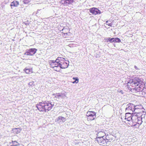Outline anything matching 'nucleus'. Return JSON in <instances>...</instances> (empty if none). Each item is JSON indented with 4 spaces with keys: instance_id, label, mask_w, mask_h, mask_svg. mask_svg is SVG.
Masks as SVG:
<instances>
[{
    "instance_id": "4468645a",
    "label": "nucleus",
    "mask_w": 146,
    "mask_h": 146,
    "mask_svg": "<svg viewBox=\"0 0 146 146\" xmlns=\"http://www.w3.org/2000/svg\"><path fill=\"white\" fill-rule=\"evenodd\" d=\"M9 145V146H20V143L16 141H12L11 142H10Z\"/></svg>"
},
{
    "instance_id": "39448f33",
    "label": "nucleus",
    "mask_w": 146,
    "mask_h": 146,
    "mask_svg": "<svg viewBox=\"0 0 146 146\" xmlns=\"http://www.w3.org/2000/svg\"><path fill=\"white\" fill-rule=\"evenodd\" d=\"M57 60L58 61L60 67L62 69H65L67 68L69 65V62L66 60L64 58L58 57L57 58Z\"/></svg>"
},
{
    "instance_id": "f03ea898",
    "label": "nucleus",
    "mask_w": 146,
    "mask_h": 146,
    "mask_svg": "<svg viewBox=\"0 0 146 146\" xmlns=\"http://www.w3.org/2000/svg\"><path fill=\"white\" fill-rule=\"evenodd\" d=\"M136 110L135 113L132 114L131 120L127 123V124H129L131 126L139 128L142 122L141 120L142 113V112H138Z\"/></svg>"
},
{
    "instance_id": "b1692460",
    "label": "nucleus",
    "mask_w": 146,
    "mask_h": 146,
    "mask_svg": "<svg viewBox=\"0 0 146 146\" xmlns=\"http://www.w3.org/2000/svg\"><path fill=\"white\" fill-rule=\"evenodd\" d=\"M102 134H100V135H98V136H99V137H101V136H102Z\"/></svg>"
},
{
    "instance_id": "aec40b11",
    "label": "nucleus",
    "mask_w": 146,
    "mask_h": 146,
    "mask_svg": "<svg viewBox=\"0 0 146 146\" xmlns=\"http://www.w3.org/2000/svg\"><path fill=\"white\" fill-rule=\"evenodd\" d=\"M73 79L74 80V81L72 82L73 83H77L78 82V78L73 77Z\"/></svg>"
},
{
    "instance_id": "423d86ee",
    "label": "nucleus",
    "mask_w": 146,
    "mask_h": 146,
    "mask_svg": "<svg viewBox=\"0 0 146 146\" xmlns=\"http://www.w3.org/2000/svg\"><path fill=\"white\" fill-rule=\"evenodd\" d=\"M102 134V136L99 137L97 138L96 141L100 145H104L106 143V139L103 138L104 136V135L105 133L103 132H100L98 133V135H100V134Z\"/></svg>"
},
{
    "instance_id": "f257e3e1",
    "label": "nucleus",
    "mask_w": 146,
    "mask_h": 146,
    "mask_svg": "<svg viewBox=\"0 0 146 146\" xmlns=\"http://www.w3.org/2000/svg\"><path fill=\"white\" fill-rule=\"evenodd\" d=\"M144 86V83L141 79L139 77H135L127 82V88L130 91L133 90L139 92L142 90Z\"/></svg>"
},
{
    "instance_id": "7ed1b4c3",
    "label": "nucleus",
    "mask_w": 146,
    "mask_h": 146,
    "mask_svg": "<svg viewBox=\"0 0 146 146\" xmlns=\"http://www.w3.org/2000/svg\"><path fill=\"white\" fill-rule=\"evenodd\" d=\"M54 104L49 101H42L36 105V107L39 111L47 112L51 110Z\"/></svg>"
},
{
    "instance_id": "2eb2a0df",
    "label": "nucleus",
    "mask_w": 146,
    "mask_h": 146,
    "mask_svg": "<svg viewBox=\"0 0 146 146\" xmlns=\"http://www.w3.org/2000/svg\"><path fill=\"white\" fill-rule=\"evenodd\" d=\"M62 33H63L64 35L66 34L68 35V33H70V29L68 28H65L64 27L62 29Z\"/></svg>"
},
{
    "instance_id": "ddd939ff",
    "label": "nucleus",
    "mask_w": 146,
    "mask_h": 146,
    "mask_svg": "<svg viewBox=\"0 0 146 146\" xmlns=\"http://www.w3.org/2000/svg\"><path fill=\"white\" fill-rule=\"evenodd\" d=\"M19 5V2L16 1H14L12 2L10 4L11 8L12 9L13 7H17Z\"/></svg>"
},
{
    "instance_id": "20e7f679",
    "label": "nucleus",
    "mask_w": 146,
    "mask_h": 146,
    "mask_svg": "<svg viewBox=\"0 0 146 146\" xmlns=\"http://www.w3.org/2000/svg\"><path fill=\"white\" fill-rule=\"evenodd\" d=\"M49 64L50 68H52L53 70L57 72H59L61 69L57 59L55 60H50Z\"/></svg>"
},
{
    "instance_id": "1a4fd4ad",
    "label": "nucleus",
    "mask_w": 146,
    "mask_h": 146,
    "mask_svg": "<svg viewBox=\"0 0 146 146\" xmlns=\"http://www.w3.org/2000/svg\"><path fill=\"white\" fill-rule=\"evenodd\" d=\"M89 11L93 15H96L98 14H100L101 13L100 10L98 8L93 7L90 9Z\"/></svg>"
},
{
    "instance_id": "6e6552de",
    "label": "nucleus",
    "mask_w": 146,
    "mask_h": 146,
    "mask_svg": "<svg viewBox=\"0 0 146 146\" xmlns=\"http://www.w3.org/2000/svg\"><path fill=\"white\" fill-rule=\"evenodd\" d=\"M37 51V49L36 48L30 49L25 52L24 54L27 56H33L35 54Z\"/></svg>"
},
{
    "instance_id": "dca6fc26",
    "label": "nucleus",
    "mask_w": 146,
    "mask_h": 146,
    "mask_svg": "<svg viewBox=\"0 0 146 146\" xmlns=\"http://www.w3.org/2000/svg\"><path fill=\"white\" fill-rule=\"evenodd\" d=\"M66 121V118L62 116H59L58 118V121L60 122H64Z\"/></svg>"
},
{
    "instance_id": "f3484780",
    "label": "nucleus",
    "mask_w": 146,
    "mask_h": 146,
    "mask_svg": "<svg viewBox=\"0 0 146 146\" xmlns=\"http://www.w3.org/2000/svg\"><path fill=\"white\" fill-rule=\"evenodd\" d=\"M74 2V0H66L64 1V3L68 4H71Z\"/></svg>"
},
{
    "instance_id": "4be33fe9",
    "label": "nucleus",
    "mask_w": 146,
    "mask_h": 146,
    "mask_svg": "<svg viewBox=\"0 0 146 146\" xmlns=\"http://www.w3.org/2000/svg\"><path fill=\"white\" fill-rule=\"evenodd\" d=\"M24 2L25 3H28L29 2V0H24Z\"/></svg>"
},
{
    "instance_id": "f8f14e48",
    "label": "nucleus",
    "mask_w": 146,
    "mask_h": 146,
    "mask_svg": "<svg viewBox=\"0 0 146 146\" xmlns=\"http://www.w3.org/2000/svg\"><path fill=\"white\" fill-rule=\"evenodd\" d=\"M132 114H131V113H126L125 116V120L128 122L130 121L132 118Z\"/></svg>"
},
{
    "instance_id": "9b49d317",
    "label": "nucleus",
    "mask_w": 146,
    "mask_h": 146,
    "mask_svg": "<svg viewBox=\"0 0 146 146\" xmlns=\"http://www.w3.org/2000/svg\"><path fill=\"white\" fill-rule=\"evenodd\" d=\"M24 71L27 74H30L33 73V69L32 68H28L26 67L24 69Z\"/></svg>"
},
{
    "instance_id": "393cba45",
    "label": "nucleus",
    "mask_w": 146,
    "mask_h": 146,
    "mask_svg": "<svg viewBox=\"0 0 146 146\" xmlns=\"http://www.w3.org/2000/svg\"><path fill=\"white\" fill-rule=\"evenodd\" d=\"M135 69H136V66H135Z\"/></svg>"
},
{
    "instance_id": "0eeeda50",
    "label": "nucleus",
    "mask_w": 146,
    "mask_h": 146,
    "mask_svg": "<svg viewBox=\"0 0 146 146\" xmlns=\"http://www.w3.org/2000/svg\"><path fill=\"white\" fill-rule=\"evenodd\" d=\"M87 119L88 121L92 120L96 117V113L92 111H88L86 113Z\"/></svg>"
},
{
    "instance_id": "6ab92c4d",
    "label": "nucleus",
    "mask_w": 146,
    "mask_h": 146,
    "mask_svg": "<svg viewBox=\"0 0 146 146\" xmlns=\"http://www.w3.org/2000/svg\"><path fill=\"white\" fill-rule=\"evenodd\" d=\"M134 108H135V110H134V111H135L136 110H137L138 109H139V110H141V108H142V106L141 105H138L136 106H134Z\"/></svg>"
},
{
    "instance_id": "5701e85b",
    "label": "nucleus",
    "mask_w": 146,
    "mask_h": 146,
    "mask_svg": "<svg viewBox=\"0 0 146 146\" xmlns=\"http://www.w3.org/2000/svg\"><path fill=\"white\" fill-rule=\"evenodd\" d=\"M108 137H106V139L107 140H109V141H111L112 140V139H108Z\"/></svg>"
},
{
    "instance_id": "9d476101",
    "label": "nucleus",
    "mask_w": 146,
    "mask_h": 146,
    "mask_svg": "<svg viewBox=\"0 0 146 146\" xmlns=\"http://www.w3.org/2000/svg\"><path fill=\"white\" fill-rule=\"evenodd\" d=\"M107 42H110L113 43V42H121V40L119 39V38L116 37L115 38H108L106 39Z\"/></svg>"
},
{
    "instance_id": "a211bd4d",
    "label": "nucleus",
    "mask_w": 146,
    "mask_h": 146,
    "mask_svg": "<svg viewBox=\"0 0 146 146\" xmlns=\"http://www.w3.org/2000/svg\"><path fill=\"white\" fill-rule=\"evenodd\" d=\"M53 95L56 98H59L62 97V95L59 93L54 94Z\"/></svg>"
},
{
    "instance_id": "412c9836",
    "label": "nucleus",
    "mask_w": 146,
    "mask_h": 146,
    "mask_svg": "<svg viewBox=\"0 0 146 146\" xmlns=\"http://www.w3.org/2000/svg\"><path fill=\"white\" fill-rule=\"evenodd\" d=\"M106 24L108 25L109 27H111L112 25L111 22L110 21H106Z\"/></svg>"
}]
</instances>
